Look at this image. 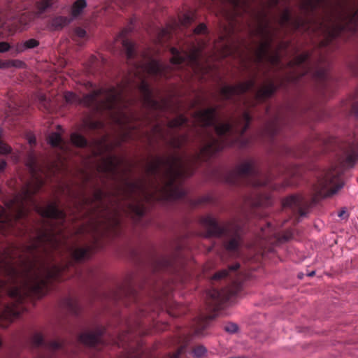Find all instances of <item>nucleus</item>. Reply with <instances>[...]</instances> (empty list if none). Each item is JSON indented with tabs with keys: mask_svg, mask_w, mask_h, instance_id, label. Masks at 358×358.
<instances>
[{
	"mask_svg": "<svg viewBox=\"0 0 358 358\" xmlns=\"http://www.w3.org/2000/svg\"><path fill=\"white\" fill-rule=\"evenodd\" d=\"M27 166L29 169L30 172L33 175L35 176L36 171V164L35 158L33 156H30L27 163Z\"/></svg>",
	"mask_w": 358,
	"mask_h": 358,
	"instance_id": "obj_42",
	"label": "nucleus"
},
{
	"mask_svg": "<svg viewBox=\"0 0 358 358\" xmlns=\"http://www.w3.org/2000/svg\"><path fill=\"white\" fill-rule=\"evenodd\" d=\"M171 54L173 55L171 59V63L176 65L182 64L188 59V62H191L193 64L199 65V61L196 53L188 55L187 53L182 54L177 48H172L171 49Z\"/></svg>",
	"mask_w": 358,
	"mask_h": 358,
	"instance_id": "obj_21",
	"label": "nucleus"
},
{
	"mask_svg": "<svg viewBox=\"0 0 358 358\" xmlns=\"http://www.w3.org/2000/svg\"><path fill=\"white\" fill-rule=\"evenodd\" d=\"M307 275L310 276V277H312V276L315 275V273H313V271H312L308 273Z\"/></svg>",
	"mask_w": 358,
	"mask_h": 358,
	"instance_id": "obj_64",
	"label": "nucleus"
},
{
	"mask_svg": "<svg viewBox=\"0 0 358 358\" xmlns=\"http://www.w3.org/2000/svg\"><path fill=\"white\" fill-rule=\"evenodd\" d=\"M62 306L74 315H78L80 309L78 301L71 297L66 298L63 300Z\"/></svg>",
	"mask_w": 358,
	"mask_h": 358,
	"instance_id": "obj_28",
	"label": "nucleus"
},
{
	"mask_svg": "<svg viewBox=\"0 0 358 358\" xmlns=\"http://www.w3.org/2000/svg\"><path fill=\"white\" fill-rule=\"evenodd\" d=\"M32 341L36 347L44 346L53 351L62 348V343L57 341H51L46 343L43 336L40 334H35Z\"/></svg>",
	"mask_w": 358,
	"mask_h": 358,
	"instance_id": "obj_23",
	"label": "nucleus"
},
{
	"mask_svg": "<svg viewBox=\"0 0 358 358\" xmlns=\"http://www.w3.org/2000/svg\"><path fill=\"white\" fill-rule=\"evenodd\" d=\"M330 62L326 56H321L316 64L315 62V85L317 83L318 93L328 94L330 91L331 80L327 73ZM316 86H315V89Z\"/></svg>",
	"mask_w": 358,
	"mask_h": 358,
	"instance_id": "obj_13",
	"label": "nucleus"
},
{
	"mask_svg": "<svg viewBox=\"0 0 358 358\" xmlns=\"http://www.w3.org/2000/svg\"><path fill=\"white\" fill-rule=\"evenodd\" d=\"M240 267V264L238 263H236L229 266V269L231 271H236Z\"/></svg>",
	"mask_w": 358,
	"mask_h": 358,
	"instance_id": "obj_59",
	"label": "nucleus"
},
{
	"mask_svg": "<svg viewBox=\"0 0 358 358\" xmlns=\"http://www.w3.org/2000/svg\"><path fill=\"white\" fill-rule=\"evenodd\" d=\"M40 100L42 102L41 103L44 106V107L46 109H48L49 108V103H45L46 102V97L44 95H41V97H40Z\"/></svg>",
	"mask_w": 358,
	"mask_h": 358,
	"instance_id": "obj_55",
	"label": "nucleus"
},
{
	"mask_svg": "<svg viewBox=\"0 0 358 358\" xmlns=\"http://www.w3.org/2000/svg\"><path fill=\"white\" fill-rule=\"evenodd\" d=\"M220 292L217 291V290H214L213 292V293L210 294V296L214 299V300H217L218 298L220 297Z\"/></svg>",
	"mask_w": 358,
	"mask_h": 358,
	"instance_id": "obj_57",
	"label": "nucleus"
},
{
	"mask_svg": "<svg viewBox=\"0 0 358 358\" xmlns=\"http://www.w3.org/2000/svg\"><path fill=\"white\" fill-rule=\"evenodd\" d=\"M258 236L259 238L270 242L271 243H280L289 241L292 237V234L288 233L281 236L271 224L267 222L264 227H261V231Z\"/></svg>",
	"mask_w": 358,
	"mask_h": 358,
	"instance_id": "obj_18",
	"label": "nucleus"
},
{
	"mask_svg": "<svg viewBox=\"0 0 358 358\" xmlns=\"http://www.w3.org/2000/svg\"><path fill=\"white\" fill-rule=\"evenodd\" d=\"M64 99L69 103L81 104L96 113L108 112L110 115L120 113V104L124 103L122 89L110 87L100 88L85 94L83 98L67 92Z\"/></svg>",
	"mask_w": 358,
	"mask_h": 358,
	"instance_id": "obj_6",
	"label": "nucleus"
},
{
	"mask_svg": "<svg viewBox=\"0 0 358 358\" xmlns=\"http://www.w3.org/2000/svg\"><path fill=\"white\" fill-rule=\"evenodd\" d=\"M71 141L74 145L80 148L85 147L88 144L86 138L83 135L76 132L71 134Z\"/></svg>",
	"mask_w": 358,
	"mask_h": 358,
	"instance_id": "obj_35",
	"label": "nucleus"
},
{
	"mask_svg": "<svg viewBox=\"0 0 358 358\" xmlns=\"http://www.w3.org/2000/svg\"><path fill=\"white\" fill-rule=\"evenodd\" d=\"M145 69L151 75H162L163 73L162 66L156 60H151L148 62L145 66Z\"/></svg>",
	"mask_w": 358,
	"mask_h": 358,
	"instance_id": "obj_31",
	"label": "nucleus"
},
{
	"mask_svg": "<svg viewBox=\"0 0 358 358\" xmlns=\"http://www.w3.org/2000/svg\"><path fill=\"white\" fill-rule=\"evenodd\" d=\"M130 31H131V28H126L121 33V37L122 38V45L124 50L125 51L127 58L129 61L134 59L136 56V48L134 43L125 38L126 35Z\"/></svg>",
	"mask_w": 358,
	"mask_h": 358,
	"instance_id": "obj_22",
	"label": "nucleus"
},
{
	"mask_svg": "<svg viewBox=\"0 0 358 358\" xmlns=\"http://www.w3.org/2000/svg\"><path fill=\"white\" fill-rule=\"evenodd\" d=\"M248 219L245 208H242L240 213L230 221L220 224L213 216L208 215L200 220L201 224L206 230V237H224V246L230 252L238 250L243 243V226Z\"/></svg>",
	"mask_w": 358,
	"mask_h": 358,
	"instance_id": "obj_5",
	"label": "nucleus"
},
{
	"mask_svg": "<svg viewBox=\"0 0 358 358\" xmlns=\"http://www.w3.org/2000/svg\"><path fill=\"white\" fill-rule=\"evenodd\" d=\"M55 224L37 229L28 244L13 245L0 252V269L10 278L24 275L20 285L8 290L13 301L3 305L0 317L10 320L19 317L22 310L20 305L27 296L43 294L48 280L59 279L63 273L73 268L76 262L88 259L91 252L99 247L96 239L93 245L84 247L66 243L64 235L57 236L62 229H57Z\"/></svg>",
	"mask_w": 358,
	"mask_h": 358,
	"instance_id": "obj_2",
	"label": "nucleus"
},
{
	"mask_svg": "<svg viewBox=\"0 0 358 358\" xmlns=\"http://www.w3.org/2000/svg\"><path fill=\"white\" fill-rule=\"evenodd\" d=\"M285 79L287 81V82H293V83H295L297 81V80L299 79V77L296 76V75H294V73L291 74V75H288V76H286V77L285 78Z\"/></svg>",
	"mask_w": 358,
	"mask_h": 358,
	"instance_id": "obj_53",
	"label": "nucleus"
},
{
	"mask_svg": "<svg viewBox=\"0 0 358 358\" xmlns=\"http://www.w3.org/2000/svg\"><path fill=\"white\" fill-rule=\"evenodd\" d=\"M38 44L39 43L37 40L34 38L29 39L24 41V43H23L24 48L22 50L36 48L38 45Z\"/></svg>",
	"mask_w": 358,
	"mask_h": 358,
	"instance_id": "obj_43",
	"label": "nucleus"
},
{
	"mask_svg": "<svg viewBox=\"0 0 358 358\" xmlns=\"http://www.w3.org/2000/svg\"><path fill=\"white\" fill-rule=\"evenodd\" d=\"M62 141V137L57 132H53L49 136L48 142L52 147L59 146Z\"/></svg>",
	"mask_w": 358,
	"mask_h": 358,
	"instance_id": "obj_38",
	"label": "nucleus"
},
{
	"mask_svg": "<svg viewBox=\"0 0 358 358\" xmlns=\"http://www.w3.org/2000/svg\"><path fill=\"white\" fill-rule=\"evenodd\" d=\"M245 178H250L249 182L255 187L266 186L269 183L268 179L256 170L255 162L252 159L244 161L235 169L227 171L223 176L224 181L231 185H236Z\"/></svg>",
	"mask_w": 358,
	"mask_h": 358,
	"instance_id": "obj_11",
	"label": "nucleus"
},
{
	"mask_svg": "<svg viewBox=\"0 0 358 358\" xmlns=\"http://www.w3.org/2000/svg\"><path fill=\"white\" fill-rule=\"evenodd\" d=\"M182 351H183V347H181L180 349H178V350L173 355H172L171 357H170L169 358H179V357L181 355V353L182 352Z\"/></svg>",
	"mask_w": 358,
	"mask_h": 358,
	"instance_id": "obj_56",
	"label": "nucleus"
},
{
	"mask_svg": "<svg viewBox=\"0 0 358 358\" xmlns=\"http://www.w3.org/2000/svg\"><path fill=\"white\" fill-rule=\"evenodd\" d=\"M29 143L30 145L35 144L36 143V138L34 136H31L29 138Z\"/></svg>",
	"mask_w": 358,
	"mask_h": 358,
	"instance_id": "obj_62",
	"label": "nucleus"
},
{
	"mask_svg": "<svg viewBox=\"0 0 358 358\" xmlns=\"http://www.w3.org/2000/svg\"><path fill=\"white\" fill-rule=\"evenodd\" d=\"M193 21H194V17L189 14H187V13L183 14L180 17V24L184 27H187V26L189 25L191 23H192Z\"/></svg>",
	"mask_w": 358,
	"mask_h": 358,
	"instance_id": "obj_39",
	"label": "nucleus"
},
{
	"mask_svg": "<svg viewBox=\"0 0 358 358\" xmlns=\"http://www.w3.org/2000/svg\"><path fill=\"white\" fill-rule=\"evenodd\" d=\"M210 201L209 196L203 197L198 201V203H206Z\"/></svg>",
	"mask_w": 358,
	"mask_h": 358,
	"instance_id": "obj_60",
	"label": "nucleus"
},
{
	"mask_svg": "<svg viewBox=\"0 0 358 358\" xmlns=\"http://www.w3.org/2000/svg\"><path fill=\"white\" fill-rule=\"evenodd\" d=\"M87 7L86 0H76L72 6L71 15L73 17H76L80 15L83 9Z\"/></svg>",
	"mask_w": 358,
	"mask_h": 358,
	"instance_id": "obj_33",
	"label": "nucleus"
},
{
	"mask_svg": "<svg viewBox=\"0 0 358 358\" xmlns=\"http://www.w3.org/2000/svg\"><path fill=\"white\" fill-rule=\"evenodd\" d=\"M207 352L206 348L203 345L196 347L193 350V354L196 357H203Z\"/></svg>",
	"mask_w": 358,
	"mask_h": 358,
	"instance_id": "obj_44",
	"label": "nucleus"
},
{
	"mask_svg": "<svg viewBox=\"0 0 358 358\" xmlns=\"http://www.w3.org/2000/svg\"><path fill=\"white\" fill-rule=\"evenodd\" d=\"M351 113L358 118V103H353L351 106Z\"/></svg>",
	"mask_w": 358,
	"mask_h": 358,
	"instance_id": "obj_52",
	"label": "nucleus"
},
{
	"mask_svg": "<svg viewBox=\"0 0 358 358\" xmlns=\"http://www.w3.org/2000/svg\"><path fill=\"white\" fill-rule=\"evenodd\" d=\"M189 126L188 120L186 117L180 115L176 118L170 120L168 123V128L169 130H172L174 129H177L179 127H187Z\"/></svg>",
	"mask_w": 358,
	"mask_h": 358,
	"instance_id": "obj_30",
	"label": "nucleus"
},
{
	"mask_svg": "<svg viewBox=\"0 0 358 358\" xmlns=\"http://www.w3.org/2000/svg\"><path fill=\"white\" fill-rule=\"evenodd\" d=\"M227 275H228V271L227 270H222L221 271H219V272L216 273L213 275V278L214 280H219V279H222V278H225Z\"/></svg>",
	"mask_w": 358,
	"mask_h": 358,
	"instance_id": "obj_47",
	"label": "nucleus"
},
{
	"mask_svg": "<svg viewBox=\"0 0 358 358\" xmlns=\"http://www.w3.org/2000/svg\"><path fill=\"white\" fill-rule=\"evenodd\" d=\"M139 90L145 103L150 104L153 107H157L158 106V102L152 98V92L149 85L144 80H142L141 82Z\"/></svg>",
	"mask_w": 358,
	"mask_h": 358,
	"instance_id": "obj_24",
	"label": "nucleus"
},
{
	"mask_svg": "<svg viewBox=\"0 0 358 358\" xmlns=\"http://www.w3.org/2000/svg\"><path fill=\"white\" fill-rule=\"evenodd\" d=\"M10 67L22 68L24 63L18 59L10 60Z\"/></svg>",
	"mask_w": 358,
	"mask_h": 358,
	"instance_id": "obj_48",
	"label": "nucleus"
},
{
	"mask_svg": "<svg viewBox=\"0 0 358 358\" xmlns=\"http://www.w3.org/2000/svg\"><path fill=\"white\" fill-rule=\"evenodd\" d=\"M278 23L282 28L298 29L306 23V19L298 15H293L289 8H285L278 18Z\"/></svg>",
	"mask_w": 358,
	"mask_h": 358,
	"instance_id": "obj_17",
	"label": "nucleus"
},
{
	"mask_svg": "<svg viewBox=\"0 0 358 358\" xmlns=\"http://www.w3.org/2000/svg\"><path fill=\"white\" fill-rule=\"evenodd\" d=\"M10 67V60H0V69H8Z\"/></svg>",
	"mask_w": 358,
	"mask_h": 358,
	"instance_id": "obj_54",
	"label": "nucleus"
},
{
	"mask_svg": "<svg viewBox=\"0 0 358 358\" xmlns=\"http://www.w3.org/2000/svg\"><path fill=\"white\" fill-rule=\"evenodd\" d=\"M155 129L157 130L156 135L171 148L179 149L188 141L189 137L186 134H178L174 131H169L168 134H165L159 126Z\"/></svg>",
	"mask_w": 358,
	"mask_h": 358,
	"instance_id": "obj_16",
	"label": "nucleus"
},
{
	"mask_svg": "<svg viewBox=\"0 0 358 358\" xmlns=\"http://www.w3.org/2000/svg\"><path fill=\"white\" fill-rule=\"evenodd\" d=\"M75 33L79 38H83L87 34L86 31L81 27H77L75 30Z\"/></svg>",
	"mask_w": 358,
	"mask_h": 358,
	"instance_id": "obj_50",
	"label": "nucleus"
},
{
	"mask_svg": "<svg viewBox=\"0 0 358 358\" xmlns=\"http://www.w3.org/2000/svg\"><path fill=\"white\" fill-rule=\"evenodd\" d=\"M224 3H228L235 10L236 13H238V9L243 8L246 9V2L245 0H220Z\"/></svg>",
	"mask_w": 358,
	"mask_h": 358,
	"instance_id": "obj_36",
	"label": "nucleus"
},
{
	"mask_svg": "<svg viewBox=\"0 0 358 358\" xmlns=\"http://www.w3.org/2000/svg\"><path fill=\"white\" fill-rule=\"evenodd\" d=\"M36 208L43 217L55 220L57 224H63L65 222L66 215L64 212L59 209L55 203H50L45 206H36Z\"/></svg>",
	"mask_w": 358,
	"mask_h": 358,
	"instance_id": "obj_19",
	"label": "nucleus"
},
{
	"mask_svg": "<svg viewBox=\"0 0 358 358\" xmlns=\"http://www.w3.org/2000/svg\"><path fill=\"white\" fill-rule=\"evenodd\" d=\"M104 331L103 328L98 327L94 331L83 333L79 336V341L86 345L94 346L101 342Z\"/></svg>",
	"mask_w": 358,
	"mask_h": 358,
	"instance_id": "obj_20",
	"label": "nucleus"
},
{
	"mask_svg": "<svg viewBox=\"0 0 358 358\" xmlns=\"http://www.w3.org/2000/svg\"><path fill=\"white\" fill-rule=\"evenodd\" d=\"M224 330L229 334H235L238 331V326L236 323L229 322L224 325Z\"/></svg>",
	"mask_w": 358,
	"mask_h": 358,
	"instance_id": "obj_40",
	"label": "nucleus"
},
{
	"mask_svg": "<svg viewBox=\"0 0 358 358\" xmlns=\"http://www.w3.org/2000/svg\"><path fill=\"white\" fill-rule=\"evenodd\" d=\"M174 257H161L155 260L152 269L157 271L158 269H165L171 267L175 262Z\"/></svg>",
	"mask_w": 358,
	"mask_h": 358,
	"instance_id": "obj_27",
	"label": "nucleus"
},
{
	"mask_svg": "<svg viewBox=\"0 0 358 358\" xmlns=\"http://www.w3.org/2000/svg\"><path fill=\"white\" fill-rule=\"evenodd\" d=\"M342 172V166L336 165L317 175V178H315V201L316 198H330L343 187L344 182L341 178ZM317 208L315 201V210Z\"/></svg>",
	"mask_w": 358,
	"mask_h": 358,
	"instance_id": "obj_10",
	"label": "nucleus"
},
{
	"mask_svg": "<svg viewBox=\"0 0 358 358\" xmlns=\"http://www.w3.org/2000/svg\"><path fill=\"white\" fill-rule=\"evenodd\" d=\"M338 155L343 164L353 166L358 159V127L353 135L346 137L338 143Z\"/></svg>",
	"mask_w": 358,
	"mask_h": 358,
	"instance_id": "obj_12",
	"label": "nucleus"
},
{
	"mask_svg": "<svg viewBox=\"0 0 358 358\" xmlns=\"http://www.w3.org/2000/svg\"><path fill=\"white\" fill-rule=\"evenodd\" d=\"M307 275L310 276V277H312V276L315 275V273H313V271H312L308 273Z\"/></svg>",
	"mask_w": 358,
	"mask_h": 358,
	"instance_id": "obj_63",
	"label": "nucleus"
},
{
	"mask_svg": "<svg viewBox=\"0 0 358 358\" xmlns=\"http://www.w3.org/2000/svg\"><path fill=\"white\" fill-rule=\"evenodd\" d=\"M71 21H72V20L71 18L67 17L58 16V17H55L52 20L51 26L55 29H57H57H61L64 27H65V26L68 25L69 24H70Z\"/></svg>",
	"mask_w": 358,
	"mask_h": 358,
	"instance_id": "obj_32",
	"label": "nucleus"
},
{
	"mask_svg": "<svg viewBox=\"0 0 358 358\" xmlns=\"http://www.w3.org/2000/svg\"><path fill=\"white\" fill-rule=\"evenodd\" d=\"M283 208L294 217V222H299L301 218L306 217L307 203L301 197L292 195L282 202Z\"/></svg>",
	"mask_w": 358,
	"mask_h": 358,
	"instance_id": "obj_14",
	"label": "nucleus"
},
{
	"mask_svg": "<svg viewBox=\"0 0 358 358\" xmlns=\"http://www.w3.org/2000/svg\"><path fill=\"white\" fill-rule=\"evenodd\" d=\"M6 166V161L3 160L0 162V171H3Z\"/></svg>",
	"mask_w": 358,
	"mask_h": 358,
	"instance_id": "obj_61",
	"label": "nucleus"
},
{
	"mask_svg": "<svg viewBox=\"0 0 358 358\" xmlns=\"http://www.w3.org/2000/svg\"><path fill=\"white\" fill-rule=\"evenodd\" d=\"M84 124L85 127H87L90 129H98V128L102 127V123L101 122L94 121V120H92L90 119L86 120L84 122Z\"/></svg>",
	"mask_w": 358,
	"mask_h": 358,
	"instance_id": "obj_41",
	"label": "nucleus"
},
{
	"mask_svg": "<svg viewBox=\"0 0 358 358\" xmlns=\"http://www.w3.org/2000/svg\"><path fill=\"white\" fill-rule=\"evenodd\" d=\"M257 77V74L255 73L249 80L236 85L222 86L220 90V96L223 99L236 101L237 96L248 91H252V100L251 103H258L268 99L275 92L276 85L270 78H267L264 83L256 87Z\"/></svg>",
	"mask_w": 358,
	"mask_h": 358,
	"instance_id": "obj_9",
	"label": "nucleus"
},
{
	"mask_svg": "<svg viewBox=\"0 0 358 358\" xmlns=\"http://www.w3.org/2000/svg\"><path fill=\"white\" fill-rule=\"evenodd\" d=\"M297 4L305 15L313 11V0H297Z\"/></svg>",
	"mask_w": 358,
	"mask_h": 358,
	"instance_id": "obj_34",
	"label": "nucleus"
},
{
	"mask_svg": "<svg viewBox=\"0 0 358 358\" xmlns=\"http://www.w3.org/2000/svg\"><path fill=\"white\" fill-rule=\"evenodd\" d=\"M206 328V326H203L201 328L200 327H198L196 331H195V334L197 335V336H201L202 334V331L204 330Z\"/></svg>",
	"mask_w": 358,
	"mask_h": 358,
	"instance_id": "obj_58",
	"label": "nucleus"
},
{
	"mask_svg": "<svg viewBox=\"0 0 358 358\" xmlns=\"http://www.w3.org/2000/svg\"><path fill=\"white\" fill-rule=\"evenodd\" d=\"M266 113L269 115V120L266 122L264 132L265 135L273 137L285 121L284 111L280 108H275L273 111L266 108Z\"/></svg>",
	"mask_w": 358,
	"mask_h": 358,
	"instance_id": "obj_15",
	"label": "nucleus"
},
{
	"mask_svg": "<svg viewBox=\"0 0 358 358\" xmlns=\"http://www.w3.org/2000/svg\"><path fill=\"white\" fill-rule=\"evenodd\" d=\"M249 35L252 38V45H246L248 51L245 59L252 60L258 67L270 65L273 67L282 66L279 49L283 44L278 45L273 50L272 43L275 38L276 31L266 16L257 17L256 22L249 27Z\"/></svg>",
	"mask_w": 358,
	"mask_h": 358,
	"instance_id": "obj_4",
	"label": "nucleus"
},
{
	"mask_svg": "<svg viewBox=\"0 0 358 358\" xmlns=\"http://www.w3.org/2000/svg\"><path fill=\"white\" fill-rule=\"evenodd\" d=\"M10 45L7 42H0V52H6L9 50Z\"/></svg>",
	"mask_w": 358,
	"mask_h": 358,
	"instance_id": "obj_51",
	"label": "nucleus"
},
{
	"mask_svg": "<svg viewBox=\"0 0 358 358\" xmlns=\"http://www.w3.org/2000/svg\"><path fill=\"white\" fill-rule=\"evenodd\" d=\"M308 56L306 54H302L296 56L292 61L289 62L291 69H307L306 62Z\"/></svg>",
	"mask_w": 358,
	"mask_h": 358,
	"instance_id": "obj_29",
	"label": "nucleus"
},
{
	"mask_svg": "<svg viewBox=\"0 0 358 358\" xmlns=\"http://www.w3.org/2000/svg\"><path fill=\"white\" fill-rule=\"evenodd\" d=\"M36 180L34 185L27 184L21 194L6 201L5 207L0 206V233L3 234L7 230L17 227L18 224H23L22 220L28 213L26 204L34 203L32 196L43 185L41 180L36 178Z\"/></svg>",
	"mask_w": 358,
	"mask_h": 358,
	"instance_id": "obj_7",
	"label": "nucleus"
},
{
	"mask_svg": "<svg viewBox=\"0 0 358 358\" xmlns=\"http://www.w3.org/2000/svg\"><path fill=\"white\" fill-rule=\"evenodd\" d=\"M122 163L116 156L108 155L101 157L94 167L101 182L106 180L113 182V210L106 204V192L101 189H95L92 199H83L86 203H94L92 208L101 207L106 211L105 229L115 236L120 233L122 212L130 214L138 222L145 212L143 201L182 198L186 192L181 187L182 180L193 174L191 160L178 155L155 156L147 160L143 165L146 178L134 180L126 176Z\"/></svg>",
	"mask_w": 358,
	"mask_h": 358,
	"instance_id": "obj_1",
	"label": "nucleus"
},
{
	"mask_svg": "<svg viewBox=\"0 0 358 358\" xmlns=\"http://www.w3.org/2000/svg\"><path fill=\"white\" fill-rule=\"evenodd\" d=\"M56 0H41L37 3V8L38 10V13L41 14L47 10L48 8H51Z\"/></svg>",
	"mask_w": 358,
	"mask_h": 358,
	"instance_id": "obj_37",
	"label": "nucleus"
},
{
	"mask_svg": "<svg viewBox=\"0 0 358 358\" xmlns=\"http://www.w3.org/2000/svg\"><path fill=\"white\" fill-rule=\"evenodd\" d=\"M194 123L199 126V151L194 159L210 157L225 146L231 145L249 127L250 115L243 111L233 117L230 122H217L215 108L198 110L194 113Z\"/></svg>",
	"mask_w": 358,
	"mask_h": 358,
	"instance_id": "obj_3",
	"label": "nucleus"
},
{
	"mask_svg": "<svg viewBox=\"0 0 358 358\" xmlns=\"http://www.w3.org/2000/svg\"><path fill=\"white\" fill-rule=\"evenodd\" d=\"M246 204L251 207H264L271 204V200L267 195L257 194L246 201Z\"/></svg>",
	"mask_w": 358,
	"mask_h": 358,
	"instance_id": "obj_26",
	"label": "nucleus"
},
{
	"mask_svg": "<svg viewBox=\"0 0 358 358\" xmlns=\"http://www.w3.org/2000/svg\"><path fill=\"white\" fill-rule=\"evenodd\" d=\"M132 277L131 276L125 285L120 287V289L115 294L114 298L115 300H122L124 297L134 295L135 291L133 287Z\"/></svg>",
	"mask_w": 358,
	"mask_h": 358,
	"instance_id": "obj_25",
	"label": "nucleus"
},
{
	"mask_svg": "<svg viewBox=\"0 0 358 358\" xmlns=\"http://www.w3.org/2000/svg\"><path fill=\"white\" fill-rule=\"evenodd\" d=\"M207 27L204 23L199 24L194 28V32L196 34H203L206 31Z\"/></svg>",
	"mask_w": 358,
	"mask_h": 358,
	"instance_id": "obj_45",
	"label": "nucleus"
},
{
	"mask_svg": "<svg viewBox=\"0 0 358 358\" xmlns=\"http://www.w3.org/2000/svg\"><path fill=\"white\" fill-rule=\"evenodd\" d=\"M331 3V24L327 28V36L321 45L326 46L343 31L355 32L358 26V0H334Z\"/></svg>",
	"mask_w": 358,
	"mask_h": 358,
	"instance_id": "obj_8",
	"label": "nucleus"
},
{
	"mask_svg": "<svg viewBox=\"0 0 358 358\" xmlns=\"http://www.w3.org/2000/svg\"><path fill=\"white\" fill-rule=\"evenodd\" d=\"M338 216L342 220H348L350 215L348 213L346 208L343 207L338 211Z\"/></svg>",
	"mask_w": 358,
	"mask_h": 358,
	"instance_id": "obj_46",
	"label": "nucleus"
},
{
	"mask_svg": "<svg viewBox=\"0 0 358 358\" xmlns=\"http://www.w3.org/2000/svg\"><path fill=\"white\" fill-rule=\"evenodd\" d=\"M282 152L286 155H290V156H293V157H296V154L294 152V151H292L291 150V148L287 147V146H283L282 148Z\"/></svg>",
	"mask_w": 358,
	"mask_h": 358,
	"instance_id": "obj_49",
	"label": "nucleus"
}]
</instances>
